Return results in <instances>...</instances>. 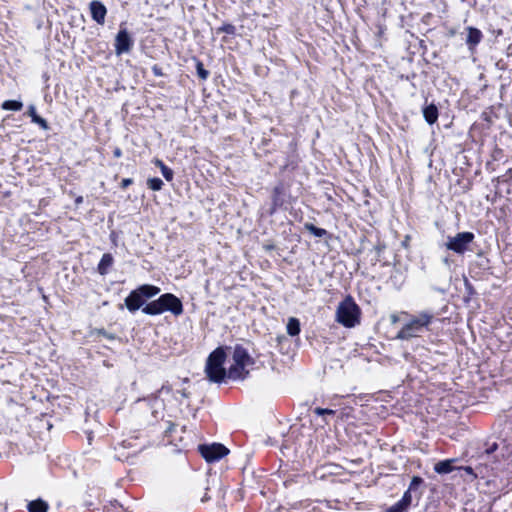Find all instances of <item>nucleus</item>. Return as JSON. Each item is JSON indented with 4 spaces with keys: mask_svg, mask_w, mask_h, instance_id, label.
Listing matches in <instances>:
<instances>
[{
    "mask_svg": "<svg viewBox=\"0 0 512 512\" xmlns=\"http://www.w3.org/2000/svg\"><path fill=\"white\" fill-rule=\"evenodd\" d=\"M142 311L148 315H158L170 311L175 316H179L183 313V305L175 295L166 293L157 300L148 303Z\"/></svg>",
    "mask_w": 512,
    "mask_h": 512,
    "instance_id": "1",
    "label": "nucleus"
},
{
    "mask_svg": "<svg viewBox=\"0 0 512 512\" xmlns=\"http://www.w3.org/2000/svg\"><path fill=\"white\" fill-rule=\"evenodd\" d=\"M360 308L352 299L348 296L341 301L336 309V321L346 328L355 327L360 322Z\"/></svg>",
    "mask_w": 512,
    "mask_h": 512,
    "instance_id": "2",
    "label": "nucleus"
},
{
    "mask_svg": "<svg viewBox=\"0 0 512 512\" xmlns=\"http://www.w3.org/2000/svg\"><path fill=\"white\" fill-rule=\"evenodd\" d=\"M225 359L226 353L222 347H218L209 355L205 366V373L210 381L221 382L228 375L223 366Z\"/></svg>",
    "mask_w": 512,
    "mask_h": 512,
    "instance_id": "3",
    "label": "nucleus"
},
{
    "mask_svg": "<svg viewBox=\"0 0 512 512\" xmlns=\"http://www.w3.org/2000/svg\"><path fill=\"white\" fill-rule=\"evenodd\" d=\"M433 319V315L428 312H422L418 316L411 318L398 332L396 338L408 340L418 337L426 329Z\"/></svg>",
    "mask_w": 512,
    "mask_h": 512,
    "instance_id": "4",
    "label": "nucleus"
},
{
    "mask_svg": "<svg viewBox=\"0 0 512 512\" xmlns=\"http://www.w3.org/2000/svg\"><path fill=\"white\" fill-rule=\"evenodd\" d=\"M233 364L228 370V377L234 380L243 379L248 374V368L253 360L242 347H236L233 352Z\"/></svg>",
    "mask_w": 512,
    "mask_h": 512,
    "instance_id": "5",
    "label": "nucleus"
},
{
    "mask_svg": "<svg viewBox=\"0 0 512 512\" xmlns=\"http://www.w3.org/2000/svg\"><path fill=\"white\" fill-rule=\"evenodd\" d=\"M474 240L472 232H461L453 237H448L446 248L458 254H463L470 243Z\"/></svg>",
    "mask_w": 512,
    "mask_h": 512,
    "instance_id": "6",
    "label": "nucleus"
},
{
    "mask_svg": "<svg viewBox=\"0 0 512 512\" xmlns=\"http://www.w3.org/2000/svg\"><path fill=\"white\" fill-rule=\"evenodd\" d=\"M199 451L208 462L219 460L229 452V450L224 445L219 443H213L211 445H200Z\"/></svg>",
    "mask_w": 512,
    "mask_h": 512,
    "instance_id": "7",
    "label": "nucleus"
},
{
    "mask_svg": "<svg viewBox=\"0 0 512 512\" xmlns=\"http://www.w3.org/2000/svg\"><path fill=\"white\" fill-rule=\"evenodd\" d=\"M133 41L128 34L126 29H122L118 32L115 39V52L117 55L127 53L131 50Z\"/></svg>",
    "mask_w": 512,
    "mask_h": 512,
    "instance_id": "8",
    "label": "nucleus"
},
{
    "mask_svg": "<svg viewBox=\"0 0 512 512\" xmlns=\"http://www.w3.org/2000/svg\"><path fill=\"white\" fill-rule=\"evenodd\" d=\"M90 12L94 21L100 25L104 24L107 10L100 1L94 0L90 3Z\"/></svg>",
    "mask_w": 512,
    "mask_h": 512,
    "instance_id": "9",
    "label": "nucleus"
},
{
    "mask_svg": "<svg viewBox=\"0 0 512 512\" xmlns=\"http://www.w3.org/2000/svg\"><path fill=\"white\" fill-rule=\"evenodd\" d=\"M141 293L136 290L132 291L125 299V305L131 312L138 310L143 304Z\"/></svg>",
    "mask_w": 512,
    "mask_h": 512,
    "instance_id": "10",
    "label": "nucleus"
},
{
    "mask_svg": "<svg viewBox=\"0 0 512 512\" xmlns=\"http://www.w3.org/2000/svg\"><path fill=\"white\" fill-rule=\"evenodd\" d=\"M412 491L407 490L402 496L401 500L392 505L388 511L389 512H406L412 502Z\"/></svg>",
    "mask_w": 512,
    "mask_h": 512,
    "instance_id": "11",
    "label": "nucleus"
},
{
    "mask_svg": "<svg viewBox=\"0 0 512 512\" xmlns=\"http://www.w3.org/2000/svg\"><path fill=\"white\" fill-rule=\"evenodd\" d=\"M458 460L456 458L439 461L435 464L434 470L438 474H448L457 469L455 463Z\"/></svg>",
    "mask_w": 512,
    "mask_h": 512,
    "instance_id": "12",
    "label": "nucleus"
},
{
    "mask_svg": "<svg viewBox=\"0 0 512 512\" xmlns=\"http://www.w3.org/2000/svg\"><path fill=\"white\" fill-rule=\"evenodd\" d=\"M467 31L468 35L466 38V43L469 46V49L472 51L480 43L482 39V33L479 29L474 27H468Z\"/></svg>",
    "mask_w": 512,
    "mask_h": 512,
    "instance_id": "13",
    "label": "nucleus"
},
{
    "mask_svg": "<svg viewBox=\"0 0 512 512\" xmlns=\"http://www.w3.org/2000/svg\"><path fill=\"white\" fill-rule=\"evenodd\" d=\"M423 116L429 124H434L438 119V109L434 104H430L423 109Z\"/></svg>",
    "mask_w": 512,
    "mask_h": 512,
    "instance_id": "14",
    "label": "nucleus"
},
{
    "mask_svg": "<svg viewBox=\"0 0 512 512\" xmlns=\"http://www.w3.org/2000/svg\"><path fill=\"white\" fill-rule=\"evenodd\" d=\"M112 264H113V257H112V255L109 254V253H105L102 256V258H101V260H100V262L98 264V268H97L98 272L101 275L107 274V272H108L109 268L112 266Z\"/></svg>",
    "mask_w": 512,
    "mask_h": 512,
    "instance_id": "15",
    "label": "nucleus"
},
{
    "mask_svg": "<svg viewBox=\"0 0 512 512\" xmlns=\"http://www.w3.org/2000/svg\"><path fill=\"white\" fill-rule=\"evenodd\" d=\"M137 291L139 293H141L142 297L150 298V297L157 295L160 292V289L156 286L145 284V285L140 286L137 289Z\"/></svg>",
    "mask_w": 512,
    "mask_h": 512,
    "instance_id": "16",
    "label": "nucleus"
},
{
    "mask_svg": "<svg viewBox=\"0 0 512 512\" xmlns=\"http://www.w3.org/2000/svg\"><path fill=\"white\" fill-rule=\"evenodd\" d=\"M28 510L29 512H47L48 504L41 499L34 500L28 504Z\"/></svg>",
    "mask_w": 512,
    "mask_h": 512,
    "instance_id": "17",
    "label": "nucleus"
},
{
    "mask_svg": "<svg viewBox=\"0 0 512 512\" xmlns=\"http://www.w3.org/2000/svg\"><path fill=\"white\" fill-rule=\"evenodd\" d=\"M287 333L290 336H296L300 333V322L297 318L291 317L287 323Z\"/></svg>",
    "mask_w": 512,
    "mask_h": 512,
    "instance_id": "18",
    "label": "nucleus"
},
{
    "mask_svg": "<svg viewBox=\"0 0 512 512\" xmlns=\"http://www.w3.org/2000/svg\"><path fill=\"white\" fill-rule=\"evenodd\" d=\"M155 165L160 168L163 177L167 181H171L173 179V171L167 167L161 160L155 159L154 161Z\"/></svg>",
    "mask_w": 512,
    "mask_h": 512,
    "instance_id": "19",
    "label": "nucleus"
},
{
    "mask_svg": "<svg viewBox=\"0 0 512 512\" xmlns=\"http://www.w3.org/2000/svg\"><path fill=\"white\" fill-rule=\"evenodd\" d=\"M22 107H23L22 102L17 101V100H7V101H4L2 104V108L4 110L19 111L22 109Z\"/></svg>",
    "mask_w": 512,
    "mask_h": 512,
    "instance_id": "20",
    "label": "nucleus"
},
{
    "mask_svg": "<svg viewBox=\"0 0 512 512\" xmlns=\"http://www.w3.org/2000/svg\"><path fill=\"white\" fill-rule=\"evenodd\" d=\"M305 229L316 237H323L327 234V231L325 229L318 228L311 223H306Z\"/></svg>",
    "mask_w": 512,
    "mask_h": 512,
    "instance_id": "21",
    "label": "nucleus"
},
{
    "mask_svg": "<svg viewBox=\"0 0 512 512\" xmlns=\"http://www.w3.org/2000/svg\"><path fill=\"white\" fill-rule=\"evenodd\" d=\"M148 187L153 191H159L162 189L163 181L160 178H149L147 180Z\"/></svg>",
    "mask_w": 512,
    "mask_h": 512,
    "instance_id": "22",
    "label": "nucleus"
},
{
    "mask_svg": "<svg viewBox=\"0 0 512 512\" xmlns=\"http://www.w3.org/2000/svg\"><path fill=\"white\" fill-rule=\"evenodd\" d=\"M32 122L39 125L44 130H47L49 128L47 121L38 115L35 116L34 119H32Z\"/></svg>",
    "mask_w": 512,
    "mask_h": 512,
    "instance_id": "23",
    "label": "nucleus"
},
{
    "mask_svg": "<svg viewBox=\"0 0 512 512\" xmlns=\"http://www.w3.org/2000/svg\"><path fill=\"white\" fill-rule=\"evenodd\" d=\"M423 482L422 478L418 476H414L411 480V483L409 485L408 490L413 491L418 488L419 485H421Z\"/></svg>",
    "mask_w": 512,
    "mask_h": 512,
    "instance_id": "24",
    "label": "nucleus"
},
{
    "mask_svg": "<svg viewBox=\"0 0 512 512\" xmlns=\"http://www.w3.org/2000/svg\"><path fill=\"white\" fill-rule=\"evenodd\" d=\"M197 73L198 76L203 80H205L209 74L208 71L204 69L203 64L201 62L197 63Z\"/></svg>",
    "mask_w": 512,
    "mask_h": 512,
    "instance_id": "25",
    "label": "nucleus"
},
{
    "mask_svg": "<svg viewBox=\"0 0 512 512\" xmlns=\"http://www.w3.org/2000/svg\"><path fill=\"white\" fill-rule=\"evenodd\" d=\"M314 412L319 415V416H323V415H333L335 414V411L334 410H331V409H324V408H315Z\"/></svg>",
    "mask_w": 512,
    "mask_h": 512,
    "instance_id": "26",
    "label": "nucleus"
},
{
    "mask_svg": "<svg viewBox=\"0 0 512 512\" xmlns=\"http://www.w3.org/2000/svg\"><path fill=\"white\" fill-rule=\"evenodd\" d=\"M28 115L31 117V120L34 119L35 116H37V113H36V108L34 105H30L28 107V111H27Z\"/></svg>",
    "mask_w": 512,
    "mask_h": 512,
    "instance_id": "27",
    "label": "nucleus"
},
{
    "mask_svg": "<svg viewBox=\"0 0 512 512\" xmlns=\"http://www.w3.org/2000/svg\"><path fill=\"white\" fill-rule=\"evenodd\" d=\"M131 184H132V179H130V178H125L121 182L122 188H127Z\"/></svg>",
    "mask_w": 512,
    "mask_h": 512,
    "instance_id": "28",
    "label": "nucleus"
},
{
    "mask_svg": "<svg viewBox=\"0 0 512 512\" xmlns=\"http://www.w3.org/2000/svg\"><path fill=\"white\" fill-rule=\"evenodd\" d=\"M152 70H153V73H154L156 76H161V75H162V73H161V69H160L158 66H156V65H155V66H153Z\"/></svg>",
    "mask_w": 512,
    "mask_h": 512,
    "instance_id": "29",
    "label": "nucleus"
},
{
    "mask_svg": "<svg viewBox=\"0 0 512 512\" xmlns=\"http://www.w3.org/2000/svg\"><path fill=\"white\" fill-rule=\"evenodd\" d=\"M234 30V27L231 26V25H228V26H225L222 28V31L226 32V33H232Z\"/></svg>",
    "mask_w": 512,
    "mask_h": 512,
    "instance_id": "30",
    "label": "nucleus"
},
{
    "mask_svg": "<svg viewBox=\"0 0 512 512\" xmlns=\"http://www.w3.org/2000/svg\"><path fill=\"white\" fill-rule=\"evenodd\" d=\"M113 154H114V156H115L116 158H119V157H121V156H122V151H121V149L116 148V149L114 150Z\"/></svg>",
    "mask_w": 512,
    "mask_h": 512,
    "instance_id": "31",
    "label": "nucleus"
},
{
    "mask_svg": "<svg viewBox=\"0 0 512 512\" xmlns=\"http://www.w3.org/2000/svg\"><path fill=\"white\" fill-rule=\"evenodd\" d=\"M464 470L466 473L473 475V469L471 467H465Z\"/></svg>",
    "mask_w": 512,
    "mask_h": 512,
    "instance_id": "32",
    "label": "nucleus"
},
{
    "mask_svg": "<svg viewBox=\"0 0 512 512\" xmlns=\"http://www.w3.org/2000/svg\"><path fill=\"white\" fill-rule=\"evenodd\" d=\"M391 321H392V323H396L398 321L397 316L396 315H392L391 316Z\"/></svg>",
    "mask_w": 512,
    "mask_h": 512,
    "instance_id": "33",
    "label": "nucleus"
},
{
    "mask_svg": "<svg viewBox=\"0 0 512 512\" xmlns=\"http://www.w3.org/2000/svg\"><path fill=\"white\" fill-rule=\"evenodd\" d=\"M81 202H82V197H78V198L76 199V203H81Z\"/></svg>",
    "mask_w": 512,
    "mask_h": 512,
    "instance_id": "34",
    "label": "nucleus"
},
{
    "mask_svg": "<svg viewBox=\"0 0 512 512\" xmlns=\"http://www.w3.org/2000/svg\"><path fill=\"white\" fill-rule=\"evenodd\" d=\"M164 391H165V389H164V388H162V389L160 390V394H163V393H164Z\"/></svg>",
    "mask_w": 512,
    "mask_h": 512,
    "instance_id": "35",
    "label": "nucleus"
},
{
    "mask_svg": "<svg viewBox=\"0 0 512 512\" xmlns=\"http://www.w3.org/2000/svg\"><path fill=\"white\" fill-rule=\"evenodd\" d=\"M386 512H389L388 510Z\"/></svg>",
    "mask_w": 512,
    "mask_h": 512,
    "instance_id": "36",
    "label": "nucleus"
}]
</instances>
